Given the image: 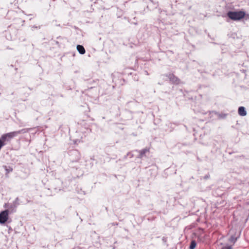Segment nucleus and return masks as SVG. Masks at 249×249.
I'll return each mask as SVG.
<instances>
[{
	"label": "nucleus",
	"instance_id": "nucleus-1",
	"mask_svg": "<svg viewBox=\"0 0 249 249\" xmlns=\"http://www.w3.org/2000/svg\"><path fill=\"white\" fill-rule=\"evenodd\" d=\"M27 132V130L26 129H22L18 131L8 133L2 135L0 140H1L2 142H3L4 143L5 142L10 141L12 139H13L15 137H16L17 136H18V135L21 133H24Z\"/></svg>",
	"mask_w": 249,
	"mask_h": 249
},
{
	"label": "nucleus",
	"instance_id": "nucleus-2",
	"mask_svg": "<svg viewBox=\"0 0 249 249\" xmlns=\"http://www.w3.org/2000/svg\"><path fill=\"white\" fill-rule=\"evenodd\" d=\"M246 15L245 12L239 11H229L227 13L228 17L233 20H239L243 18Z\"/></svg>",
	"mask_w": 249,
	"mask_h": 249
},
{
	"label": "nucleus",
	"instance_id": "nucleus-3",
	"mask_svg": "<svg viewBox=\"0 0 249 249\" xmlns=\"http://www.w3.org/2000/svg\"><path fill=\"white\" fill-rule=\"evenodd\" d=\"M8 218V210H6L0 213V223H5Z\"/></svg>",
	"mask_w": 249,
	"mask_h": 249
},
{
	"label": "nucleus",
	"instance_id": "nucleus-4",
	"mask_svg": "<svg viewBox=\"0 0 249 249\" xmlns=\"http://www.w3.org/2000/svg\"><path fill=\"white\" fill-rule=\"evenodd\" d=\"M170 81L173 84H179L180 83V80L177 76L174 75L173 73H169L166 75Z\"/></svg>",
	"mask_w": 249,
	"mask_h": 249
},
{
	"label": "nucleus",
	"instance_id": "nucleus-5",
	"mask_svg": "<svg viewBox=\"0 0 249 249\" xmlns=\"http://www.w3.org/2000/svg\"><path fill=\"white\" fill-rule=\"evenodd\" d=\"M149 151V148H145L139 151L138 152L139 153V155L138 156V158L141 159V158H143V157L145 156V154L147 152H148Z\"/></svg>",
	"mask_w": 249,
	"mask_h": 249
},
{
	"label": "nucleus",
	"instance_id": "nucleus-6",
	"mask_svg": "<svg viewBox=\"0 0 249 249\" xmlns=\"http://www.w3.org/2000/svg\"><path fill=\"white\" fill-rule=\"evenodd\" d=\"M238 114L241 116H245L247 115V112L244 107H240L238 108Z\"/></svg>",
	"mask_w": 249,
	"mask_h": 249
},
{
	"label": "nucleus",
	"instance_id": "nucleus-7",
	"mask_svg": "<svg viewBox=\"0 0 249 249\" xmlns=\"http://www.w3.org/2000/svg\"><path fill=\"white\" fill-rule=\"evenodd\" d=\"M76 48H77V51L80 54H84L85 53L86 51H85V48H84V47L83 46L80 45H78L77 46Z\"/></svg>",
	"mask_w": 249,
	"mask_h": 249
},
{
	"label": "nucleus",
	"instance_id": "nucleus-8",
	"mask_svg": "<svg viewBox=\"0 0 249 249\" xmlns=\"http://www.w3.org/2000/svg\"><path fill=\"white\" fill-rule=\"evenodd\" d=\"M19 198L18 197H17L15 199V200L13 202V206H11V208H16L19 204Z\"/></svg>",
	"mask_w": 249,
	"mask_h": 249
},
{
	"label": "nucleus",
	"instance_id": "nucleus-9",
	"mask_svg": "<svg viewBox=\"0 0 249 249\" xmlns=\"http://www.w3.org/2000/svg\"><path fill=\"white\" fill-rule=\"evenodd\" d=\"M3 167L6 171V173L8 174L13 171V168L10 166H7L6 165L3 166Z\"/></svg>",
	"mask_w": 249,
	"mask_h": 249
},
{
	"label": "nucleus",
	"instance_id": "nucleus-10",
	"mask_svg": "<svg viewBox=\"0 0 249 249\" xmlns=\"http://www.w3.org/2000/svg\"><path fill=\"white\" fill-rule=\"evenodd\" d=\"M196 246V243L195 240H192L191 242L189 249H195Z\"/></svg>",
	"mask_w": 249,
	"mask_h": 249
},
{
	"label": "nucleus",
	"instance_id": "nucleus-11",
	"mask_svg": "<svg viewBox=\"0 0 249 249\" xmlns=\"http://www.w3.org/2000/svg\"><path fill=\"white\" fill-rule=\"evenodd\" d=\"M237 240V238H235L233 236H231L230 238V241L235 243Z\"/></svg>",
	"mask_w": 249,
	"mask_h": 249
},
{
	"label": "nucleus",
	"instance_id": "nucleus-12",
	"mask_svg": "<svg viewBox=\"0 0 249 249\" xmlns=\"http://www.w3.org/2000/svg\"><path fill=\"white\" fill-rule=\"evenodd\" d=\"M226 117V114H219L218 117L219 118H225Z\"/></svg>",
	"mask_w": 249,
	"mask_h": 249
},
{
	"label": "nucleus",
	"instance_id": "nucleus-13",
	"mask_svg": "<svg viewBox=\"0 0 249 249\" xmlns=\"http://www.w3.org/2000/svg\"><path fill=\"white\" fill-rule=\"evenodd\" d=\"M222 249H232L231 247H228L226 248H222Z\"/></svg>",
	"mask_w": 249,
	"mask_h": 249
},
{
	"label": "nucleus",
	"instance_id": "nucleus-14",
	"mask_svg": "<svg viewBox=\"0 0 249 249\" xmlns=\"http://www.w3.org/2000/svg\"><path fill=\"white\" fill-rule=\"evenodd\" d=\"M208 178V177L207 176L205 177V178Z\"/></svg>",
	"mask_w": 249,
	"mask_h": 249
}]
</instances>
